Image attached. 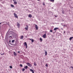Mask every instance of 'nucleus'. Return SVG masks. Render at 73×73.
Segmentation results:
<instances>
[{
	"instance_id": "nucleus-1",
	"label": "nucleus",
	"mask_w": 73,
	"mask_h": 73,
	"mask_svg": "<svg viewBox=\"0 0 73 73\" xmlns=\"http://www.w3.org/2000/svg\"><path fill=\"white\" fill-rule=\"evenodd\" d=\"M27 65L30 67H32V64L29 63H27Z\"/></svg>"
},
{
	"instance_id": "nucleus-2",
	"label": "nucleus",
	"mask_w": 73,
	"mask_h": 73,
	"mask_svg": "<svg viewBox=\"0 0 73 73\" xmlns=\"http://www.w3.org/2000/svg\"><path fill=\"white\" fill-rule=\"evenodd\" d=\"M14 15L15 17H16V18H18V16H17V14H16V13H14Z\"/></svg>"
},
{
	"instance_id": "nucleus-3",
	"label": "nucleus",
	"mask_w": 73,
	"mask_h": 73,
	"mask_svg": "<svg viewBox=\"0 0 73 73\" xmlns=\"http://www.w3.org/2000/svg\"><path fill=\"white\" fill-rule=\"evenodd\" d=\"M26 27H25V29H26V31H27V30H28V25H26Z\"/></svg>"
},
{
	"instance_id": "nucleus-4",
	"label": "nucleus",
	"mask_w": 73,
	"mask_h": 73,
	"mask_svg": "<svg viewBox=\"0 0 73 73\" xmlns=\"http://www.w3.org/2000/svg\"><path fill=\"white\" fill-rule=\"evenodd\" d=\"M42 37L43 38H46V34H44L42 36Z\"/></svg>"
},
{
	"instance_id": "nucleus-5",
	"label": "nucleus",
	"mask_w": 73,
	"mask_h": 73,
	"mask_svg": "<svg viewBox=\"0 0 73 73\" xmlns=\"http://www.w3.org/2000/svg\"><path fill=\"white\" fill-rule=\"evenodd\" d=\"M17 26L18 27V28H20V24L19 23H17Z\"/></svg>"
},
{
	"instance_id": "nucleus-6",
	"label": "nucleus",
	"mask_w": 73,
	"mask_h": 73,
	"mask_svg": "<svg viewBox=\"0 0 73 73\" xmlns=\"http://www.w3.org/2000/svg\"><path fill=\"white\" fill-rule=\"evenodd\" d=\"M30 71L31 72H32V73H35L33 70H32V69H30Z\"/></svg>"
},
{
	"instance_id": "nucleus-7",
	"label": "nucleus",
	"mask_w": 73,
	"mask_h": 73,
	"mask_svg": "<svg viewBox=\"0 0 73 73\" xmlns=\"http://www.w3.org/2000/svg\"><path fill=\"white\" fill-rule=\"evenodd\" d=\"M35 28L36 30H38V26H37V25H35Z\"/></svg>"
},
{
	"instance_id": "nucleus-8",
	"label": "nucleus",
	"mask_w": 73,
	"mask_h": 73,
	"mask_svg": "<svg viewBox=\"0 0 73 73\" xmlns=\"http://www.w3.org/2000/svg\"><path fill=\"white\" fill-rule=\"evenodd\" d=\"M29 17L31 18L32 17V15L30 14L29 15Z\"/></svg>"
},
{
	"instance_id": "nucleus-9",
	"label": "nucleus",
	"mask_w": 73,
	"mask_h": 73,
	"mask_svg": "<svg viewBox=\"0 0 73 73\" xmlns=\"http://www.w3.org/2000/svg\"><path fill=\"white\" fill-rule=\"evenodd\" d=\"M24 44L26 46V48H28V46H27V42H25Z\"/></svg>"
},
{
	"instance_id": "nucleus-10",
	"label": "nucleus",
	"mask_w": 73,
	"mask_h": 73,
	"mask_svg": "<svg viewBox=\"0 0 73 73\" xmlns=\"http://www.w3.org/2000/svg\"><path fill=\"white\" fill-rule=\"evenodd\" d=\"M28 66H26L24 67V68H25V69H28Z\"/></svg>"
},
{
	"instance_id": "nucleus-11",
	"label": "nucleus",
	"mask_w": 73,
	"mask_h": 73,
	"mask_svg": "<svg viewBox=\"0 0 73 73\" xmlns=\"http://www.w3.org/2000/svg\"><path fill=\"white\" fill-rule=\"evenodd\" d=\"M57 29H58V28H55L54 29V31H56V30H57Z\"/></svg>"
},
{
	"instance_id": "nucleus-12",
	"label": "nucleus",
	"mask_w": 73,
	"mask_h": 73,
	"mask_svg": "<svg viewBox=\"0 0 73 73\" xmlns=\"http://www.w3.org/2000/svg\"><path fill=\"white\" fill-rule=\"evenodd\" d=\"M14 54L15 56H17V54L15 52H14Z\"/></svg>"
},
{
	"instance_id": "nucleus-13",
	"label": "nucleus",
	"mask_w": 73,
	"mask_h": 73,
	"mask_svg": "<svg viewBox=\"0 0 73 73\" xmlns=\"http://www.w3.org/2000/svg\"><path fill=\"white\" fill-rule=\"evenodd\" d=\"M24 38V36H23V35H22L21 36V39H23Z\"/></svg>"
},
{
	"instance_id": "nucleus-14",
	"label": "nucleus",
	"mask_w": 73,
	"mask_h": 73,
	"mask_svg": "<svg viewBox=\"0 0 73 73\" xmlns=\"http://www.w3.org/2000/svg\"><path fill=\"white\" fill-rule=\"evenodd\" d=\"M34 66H36V65H37V64L35 62H34Z\"/></svg>"
},
{
	"instance_id": "nucleus-15",
	"label": "nucleus",
	"mask_w": 73,
	"mask_h": 73,
	"mask_svg": "<svg viewBox=\"0 0 73 73\" xmlns=\"http://www.w3.org/2000/svg\"><path fill=\"white\" fill-rule=\"evenodd\" d=\"M73 38V37H70V38H69V40H72V38Z\"/></svg>"
},
{
	"instance_id": "nucleus-16",
	"label": "nucleus",
	"mask_w": 73,
	"mask_h": 73,
	"mask_svg": "<svg viewBox=\"0 0 73 73\" xmlns=\"http://www.w3.org/2000/svg\"><path fill=\"white\" fill-rule=\"evenodd\" d=\"M11 7H15V6H14V5L12 4L11 5Z\"/></svg>"
},
{
	"instance_id": "nucleus-17",
	"label": "nucleus",
	"mask_w": 73,
	"mask_h": 73,
	"mask_svg": "<svg viewBox=\"0 0 73 73\" xmlns=\"http://www.w3.org/2000/svg\"><path fill=\"white\" fill-rule=\"evenodd\" d=\"M39 40H40V41H42V39L41 38H39Z\"/></svg>"
},
{
	"instance_id": "nucleus-18",
	"label": "nucleus",
	"mask_w": 73,
	"mask_h": 73,
	"mask_svg": "<svg viewBox=\"0 0 73 73\" xmlns=\"http://www.w3.org/2000/svg\"><path fill=\"white\" fill-rule=\"evenodd\" d=\"M14 3L15 4H17V2H16V1H14Z\"/></svg>"
},
{
	"instance_id": "nucleus-19",
	"label": "nucleus",
	"mask_w": 73,
	"mask_h": 73,
	"mask_svg": "<svg viewBox=\"0 0 73 73\" xmlns=\"http://www.w3.org/2000/svg\"><path fill=\"white\" fill-rule=\"evenodd\" d=\"M45 55L46 56V55H47V52H46V51L45 52Z\"/></svg>"
},
{
	"instance_id": "nucleus-20",
	"label": "nucleus",
	"mask_w": 73,
	"mask_h": 73,
	"mask_svg": "<svg viewBox=\"0 0 73 73\" xmlns=\"http://www.w3.org/2000/svg\"><path fill=\"white\" fill-rule=\"evenodd\" d=\"M50 1H51V2H54V0H50Z\"/></svg>"
},
{
	"instance_id": "nucleus-21",
	"label": "nucleus",
	"mask_w": 73,
	"mask_h": 73,
	"mask_svg": "<svg viewBox=\"0 0 73 73\" xmlns=\"http://www.w3.org/2000/svg\"><path fill=\"white\" fill-rule=\"evenodd\" d=\"M22 70L23 71V72H24V71H25V68H23L22 69Z\"/></svg>"
},
{
	"instance_id": "nucleus-22",
	"label": "nucleus",
	"mask_w": 73,
	"mask_h": 73,
	"mask_svg": "<svg viewBox=\"0 0 73 73\" xmlns=\"http://www.w3.org/2000/svg\"><path fill=\"white\" fill-rule=\"evenodd\" d=\"M34 42V40L33 39H32L31 40V42Z\"/></svg>"
},
{
	"instance_id": "nucleus-23",
	"label": "nucleus",
	"mask_w": 73,
	"mask_h": 73,
	"mask_svg": "<svg viewBox=\"0 0 73 73\" xmlns=\"http://www.w3.org/2000/svg\"><path fill=\"white\" fill-rule=\"evenodd\" d=\"M46 67H48V65L47 64H46Z\"/></svg>"
},
{
	"instance_id": "nucleus-24",
	"label": "nucleus",
	"mask_w": 73,
	"mask_h": 73,
	"mask_svg": "<svg viewBox=\"0 0 73 73\" xmlns=\"http://www.w3.org/2000/svg\"><path fill=\"white\" fill-rule=\"evenodd\" d=\"M50 32H52L53 31L52 30H50Z\"/></svg>"
},
{
	"instance_id": "nucleus-25",
	"label": "nucleus",
	"mask_w": 73,
	"mask_h": 73,
	"mask_svg": "<svg viewBox=\"0 0 73 73\" xmlns=\"http://www.w3.org/2000/svg\"><path fill=\"white\" fill-rule=\"evenodd\" d=\"M12 42H15V40H12Z\"/></svg>"
},
{
	"instance_id": "nucleus-26",
	"label": "nucleus",
	"mask_w": 73,
	"mask_h": 73,
	"mask_svg": "<svg viewBox=\"0 0 73 73\" xmlns=\"http://www.w3.org/2000/svg\"><path fill=\"white\" fill-rule=\"evenodd\" d=\"M10 68H11V69H12V66H9Z\"/></svg>"
},
{
	"instance_id": "nucleus-27",
	"label": "nucleus",
	"mask_w": 73,
	"mask_h": 73,
	"mask_svg": "<svg viewBox=\"0 0 73 73\" xmlns=\"http://www.w3.org/2000/svg\"><path fill=\"white\" fill-rule=\"evenodd\" d=\"M62 13H63L64 14V11H62Z\"/></svg>"
},
{
	"instance_id": "nucleus-28",
	"label": "nucleus",
	"mask_w": 73,
	"mask_h": 73,
	"mask_svg": "<svg viewBox=\"0 0 73 73\" xmlns=\"http://www.w3.org/2000/svg\"><path fill=\"white\" fill-rule=\"evenodd\" d=\"M20 66L21 67H23V65L22 64H20Z\"/></svg>"
},
{
	"instance_id": "nucleus-29",
	"label": "nucleus",
	"mask_w": 73,
	"mask_h": 73,
	"mask_svg": "<svg viewBox=\"0 0 73 73\" xmlns=\"http://www.w3.org/2000/svg\"><path fill=\"white\" fill-rule=\"evenodd\" d=\"M70 68H72V69H73V67L72 66H70Z\"/></svg>"
},
{
	"instance_id": "nucleus-30",
	"label": "nucleus",
	"mask_w": 73,
	"mask_h": 73,
	"mask_svg": "<svg viewBox=\"0 0 73 73\" xmlns=\"http://www.w3.org/2000/svg\"><path fill=\"white\" fill-rule=\"evenodd\" d=\"M63 27H67L66 25H63Z\"/></svg>"
},
{
	"instance_id": "nucleus-31",
	"label": "nucleus",
	"mask_w": 73,
	"mask_h": 73,
	"mask_svg": "<svg viewBox=\"0 0 73 73\" xmlns=\"http://www.w3.org/2000/svg\"><path fill=\"white\" fill-rule=\"evenodd\" d=\"M13 1L15 2V1H16V0H13Z\"/></svg>"
},
{
	"instance_id": "nucleus-32",
	"label": "nucleus",
	"mask_w": 73,
	"mask_h": 73,
	"mask_svg": "<svg viewBox=\"0 0 73 73\" xmlns=\"http://www.w3.org/2000/svg\"><path fill=\"white\" fill-rule=\"evenodd\" d=\"M61 25H62V26H64V25H63V23H61Z\"/></svg>"
},
{
	"instance_id": "nucleus-33",
	"label": "nucleus",
	"mask_w": 73,
	"mask_h": 73,
	"mask_svg": "<svg viewBox=\"0 0 73 73\" xmlns=\"http://www.w3.org/2000/svg\"><path fill=\"white\" fill-rule=\"evenodd\" d=\"M1 54L2 56V55H3V54H4V53H3V54Z\"/></svg>"
},
{
	"instance_id": "nucleus-34",
	"label": "nucleus",
	"mask_w": 73,
	"mask_h": 73,
	"mask_svg": "<svg viewBox=\"0 0 73 73\" xmlns=\"http://www.w3.org/2000/svg\"><path fill=\"white\" fill-rule=\"evenodd\" d=\"M43 5H45V3H43Z\"/></svg>"
},
{
	"instance_id": "nucleus-35",
	"label": "nucleus",
	"mask_w": 73,
	"mask_h": 73,
	"mask_svg": "<svg viewBox=\"0 0 73 73\" xmlns=\"http://www.w3.org/2000/svg\"><path fill=\"white\" fill-rule=\"evenodd\" d=\"M29 39H30V40H31V41H32V39H31V38H30Z\"/></svg>"
},
{
	"instance_id": "nucleus-36",
	"label": "nucleus",
	"mask_w": 73,
	"mask_h": 73,
	"mask_svg": "<svg viewBox=\"0 0 73 73\" xmlns=\"http://www.w3.org/2000/svg\"><path fill=\"white\" fill-rule=\"evenodd\" d=\"M65 32H66L65 31H64V33H65Z\"/></svg>"
},
{
	"instance_id": "nucleus-37",
	"label": "nucleus",
	"mask_w": 73,
	"mask_h": 73,
	"mask_svg": "<svg viewBox=\"0 0 73 73\" xmlns=\"http://www.w3.org/2000/svg\"><path fill=\"white\" fill-rule=\"evenodd\" d=\"M9 37H11V38H12V36H10Z\"/></svg>"
},
{
	"instance_id": "nucleus-38",
	"label": "nucleus",
	"mask_w": 73,
	"mask_h": 73,
	"mask_svg": "<svg viewBox=\"0 0 73 73\" xmlns=\"http://www.w3.org/2000/svg\"><path fill=\"white\" fill-rule=\"evenodd\" d=\"M20 51L18 52L19 53H20Z\"/></svg>"
},
{
	"instance_id": "nucleus-39",
	"label": "nucleus",
	"mask_w": 73,
	"mask_h": 73,
	"mask_svg": "<svg viewBox=\"0 0 73 73\" xmlns=\"http://www.w3.org/2000/svg\"><path fill=\"white\" fill-rule=\"evenodd\" d=\"M61 29H62V30H63V29H62V28H61Z\"/></svg>"
},
{
	"instance_id": "nucleus-40",
	"label": "nucleus",
	"mask_w": 73,
	"mask_h": 73,
	"mask_svg": "<svg viewBox=\"0 0 73 73\" xmlns=\"http://www.w3.org/2000/svg\"><path fill=\"white\" fill-rule=\"evenodd\" d=\"M25 37H26V38H27V36H25Z\"/></svg>"
},
{
	"instance_id": "nucleus-41",
	"label": "nucleus",
	"mask_w": 73,
	"mask_h": 73,
	"mask_svg": "<svg viewBox=\"0 0 73 73\" xmlns=\"http://www.w3.org/2000/svg\"><path fill=\"white\" fill-rule=\"evenodd\" d=\"M11 42V40L9 41V42Z\"/></svg>"
},
{
	"instance_id": "nucleus-42",
	"label": "nucleus",
	"mask_w": 73,
	"mask_h": 73,
	"mask_svg": "<svg viewBox=\"0 0 73 73\" xmlns=\"http://www.w3.org/2000/svg\"><path fill=\"white\" fill-rule=\"evenodd\" d=\"M0 24H1V23H0Z\"/></svg>"
},
{
	"instance_id": "nucleus-43",
	"label": "nucleus",
	"mask_w": 73,
	"mask_h": 73,
	"mask_svg": "<svg viewBox=\"0 0 73 73\" xmlns=\"http://www.w3.org/2000/svg\"><path fill=\"white\" fill-rule=\"evenodd\" d=\"M38 1H40V0H37Z\"/></svg>"
},
{
	"instance_id": "nucleus-44",
	"label": "nucleus",
	"mask_w": 73,
	"mask_h": 73,
	"mask_svg": "<svg viewBox=\"0 0 73 73\" xmlns=\"http://www.w3.org/2000/svg\"><path fill=\"white\" fill-rule=\"evenodd\" d=\"M3 23H5V22H3Z\"/></svg>"
},
{
	"instance_id": "nucleus-45",
	"label": "nucleus",
	"mask_w": 73,
	"mask_h": 73,
	"mask_svg": "<svg viewBox=\"0 0 73 73\" xmlns=\"http://www.w3.org/2000/svg\"><path fill=\"white\" fill-rule=\"evenodd\" d=\"M48 35H50V34H48Z\"/></svg>"
},
{
	"instance_id": "nucleus-46",
	"label": "nucleus",
	"mask_w": 73,
	"mask_h": 73,
	"mask_svg": "<svg viewBox=\"0 0 73 73\" xmlns=\"http://www.w3.org/2000/svg\"><path fill=\"white\" fill-rule=\"evenodd\" d=\"M2 0H1V1H2Z\"/></svg>"
}]
</instances>
